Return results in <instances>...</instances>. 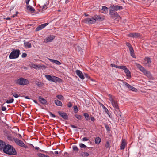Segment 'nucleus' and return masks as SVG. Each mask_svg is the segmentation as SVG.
<instances>
[{"label":"nucleus","instance_id":"1","mask_svg":"<svg viewBox=\"0 0 157 157\" xmlns=\"http://www.w3.org/2000/svg\"><path fill=\"white\" fill-rule=\"evenodd\" d=\"M3 152L5 153L11 155H16L17 152L15 149L12 145L6 144L3 149Z\"/></svg>","mask_w":157,"mask_h":157},{"label":"nucleus","instance_id":"2","mask_svg":"<svg viewBox=\"0 0 157 157\" xmlns=\"http://www.w3.org/2000/svg\"><path fill=\"white\" fill-rule=\"evenodd\" d=\"M109 100L110 101L112 105L115 109L114 112L115 113L117 116H121V112L120 111L119 107L118 106V101L113 99L112 97V96L109 95Z\"/></svg>","mask_w":157,"mask_h":157},{"label":"nucleus","instance_id":"3","mask_svg":"<svg viewBox=\"0 0 157 157\" xmlns=\"http://www.w3.org/2000/svg\"><path fill=\"white\" fill-rule=\"evenodd\" d=\"M45 77L48 80L55 83H60L62 82L61 79L54 76H51L50 75H45Z\"/></svg>","mask_w":157,"mask_h":157},{"label":"nucleus","instance_id":"4","mask_svg":"<svg viewBox=\"0 0 157 157\" xmlns=\"http://www.w3.org/2000/svg\"><path fill=\"white\" fill-rule=\"evenodd\" d=\"M20 54V51L19 49H13L9 56V58L10 59H16L18 58Z\"/></svg>","mask_w":157,"mask_h":157},{"label":"nucleus","instance_id":"5","mask_svg":"<svg viewBox=\"0 0 157 157\" xmlns=\"http://www.w3.org/2000/svg\"><path fill=\"white\" fill-rule=\"evenodd\" d=\"M15 82L17 84L23 86L27 85L29 83L28 80L22 77L16 80Z\"/></svg>","mask_w":157,"mask_h":157},{"label":"nucleus","instance_id":"6","mask_svg":"<svg viewBox=\"0 0 157 157\" xmlns=\"http://www.w3.org/2000/svg\"><path fill=\"white\" fill-rule=\"evenodd\" d=\"M110 8V9L109 11L111 14L113 13V11L120 10L123 9L122 6L118 5L111 6Z\"/></svg>","mask_w":157,"mask_h":157},{"label":"nucleus","instance_id":"7","mask_svg":"<svg viewBox=\"0 0 157 157\" xmlns=\"http://www.w3.org/2000/svg\"><path fill=\"white\" fill-rule=\"evenodd\" d=\"M14 142L18 146L24 147L25 148H27L28 146L26 145L21 140L16 138L14 139Z\"/></svg>","mask_w":157,"mask_h":157},{"label":"nucleus","instance_id":"8","mask_svg":"<svg viewBox=\"0 0 157 157\" xmlns=\"http://www.w3.org/2000/svg\"><path fill=\"white\" fill-rule=\"evenodd\" d=\"M151 62L150 58L145 57L144 59V64L145 66L150 67L151 66Z\"/></svg>","mask_w":157,"mask_h":157},{"label":"nucleus","instance_id":"9","mask_svg":"<svg viewBox=\"0 0 157 157\" xmlns=\"http://www.w3.org/2000/svg\"><path fill=\"white\" fill-rule=\"evenodd\" d=\"M122 67L121 69L124 70V72L126 75L127 76L128 78H131V72L129 69L127 68L125 66L122 65Z\"/></svg>","mask_w":157,"mask_h":157},{"label":"nucleus","instance_id":"10","mask_svg":"<svg viewBox=\"0 0 157 157\" xmlns=\"http://www.w3.org/2000/svg\"><path fill=\"white\" fill-rule=\"evenodd\" d=\"M85 22L87 24H92L95 23L94 17L91 18H86L85 20Z\"/></svg>","mask_w":157,"mask_h":157},{"label":"nucleus","instance_id":"11","mask_svg":"<svg viewBox=\"0 0 157 157\" xmlns=\"http://www.w3.org/2000/svg\"><path fill=\"white\" fill-rule=\"evenodd\" d=\"M58 113L60 116L65 120H68V115L66 113L64 112H61L60 111L58 112Z\"/></svg>","mask_w":157,"mask_h":157},{"label":"nucleus","instance_id":"12","mask_svg":"<svg viewBox=\"0 0 157 157\" xmlns=\"http://www.w3.org/2000/svg\"><path fill=\"white\" fill-rule=\"evenodd\" d=\"M38 100L40 103L44 105H47L48 104L47 101L44 98H43L41 96H39L38 97Z\"/></svg>","mask_w":157,"mask_h":157},{"label":"nucleus","instance_id":"13","mask_svg":"<svg viewBox=\"0 0 157 157\" xmlns=\"http://www.w3.org/2000/svg\"><path fill=\"white\" fill-rule=\"evenodd\" d=\"M76 73L82 79H84V76L82 72L79 70H77L76 71Z\"/></svg>","mask_w":157,"mask_h":157},{"label":"nucleus","instance_id":"14","mask_svg":"<svg viewBox=\"0 0 157 157\" xmlns=\"http://www.w3.org/2000/svg\"><path fill=\"white\" fill-rule=\"evenodd\" d=\"M55 36H50L46 37L44 40V42L46 43L51 42L55 38Z\"/></svg>","mask_w":157,"mask_h":157},{"label":"nucleus","instance_id":"15","mask_svg":"<svg viewBox=\"0 0 157 157\" xmlns=\"http://www.w3.org/2000/svg\"><path fill=\"white\" fill-rule=\"evenodd\" d=\"M140 34L138 33H132L129 34V36L133 38H137L140 36Z\"/></svg>","mask_w":157,"mask_h":157},{"label":"nucleus","instance_id":"16","mask_svg":"<svg viewBox=\"0 0 157 157\" xmlns=\"http://www.w3.org/2000/svg\"><path fill=\"white\" fill-rule=\"evenodd\" d=\"M144 75H146L147 77L148 78H149L150 79H154V77L152 76L150 72L149 71H147L144 74Z\"/></svg>","mask_w":157,"mask_h":157},{"label":"nucleus","instance_id":"17","mask_svg":"<svg viewBox=\"0 0 157 157\" xmlns=\"http://www.w3.org/2000/svg\"><path fill=\"white\" fill-rule=\"evenodd\" d=\"M126 145V141L125 139H122L121 144L120 146V149L124 150V149Z\"/></svg>","mask_w":157,"mask_h":157},{"label":"nucleus","instance_id":"18","mask_svg":"<svg viewBox=\"0 0 157 157\" xmlns=\"http://www.w3.org/2000/svg\"><path fill=\"white\" fill-rule=\"evenodd\" d=\"M49 3V1H48L43 5H40V8H41L42 10L46 9L47 8V6L48 5Z\"/></svg>","mask_w":157,"mask_h":157},{"label":"nucleus","instance_id":"19","mask_svg":"<svg viewBox=\"0 0 157 157\" xmlns=\"http://www.w3.org/2000/svg\"><path fill=\"white\" fill-rule=\"evenodd\" d=\"M93 17L95 21H102V18L100 15H98L96 14L94 15Z\"/></svg>","mask_w":157,"mask_h":157},{"label":"nucleus","instance_id":"20","mask_svg":"<svg viewBox=\"0 0 157 157\" xmlns=\"http://www.w3.org/2000/svg\"><path fill=\"white\" fill-rule=\"evenodd\" d=\"M24 46L26 48H30L31 47V43L28 42H24Z\"/></svg>","mask_w":157,"mask_h":157},{"label":"nucleus","instance_id":"21","mask_svg":"<svg viewBox=\"0 0 157 157\" xmlns=\"http://www.w3.org/2000/svg\"><path fill=\"white\" fill-rule=\"evenodd\" d=\"M6 145V143L3 141L0 140V150H3Z\"/></svg>","mask_w":157,"mask_h":157},{"label":"nucleus","instance_id":"22","mask_svg":"<svg viewBox=\"0 0 157 157\" xmlns=\"http://www.w3.org/2000/svg\"><path fill=\"white\" fill-rule=\"evenodd\" d=\"M108 8L105 6H103L102 7V8L101 9V10L102 11V12L104 13H106L108 12Z\"/></svg>","mask_w":157,"mask_h":157},{"label":"nucleus","instance_id":"23","mask_svg":"<svg viewBox=\"0 0 157 157\" xmlns=\"http://www.w3.org/2000/svg\"><path fill=\"white\" fill-rule=\"evenodd\" d=\"M101 141V139L99 137H97L95 139V143L96 144H99Z\"/></svg>","mask_w":157,"mask_h":157},{"label":"nucleus","instance_id":"24","mask_svg":"<svg viewBox=\"0 0 157 157\" xmlns=\"http://www.w3.org/2000/svg\"><path fill=\"white\" fill-rule=\"evenodd\" d=\"M55 104L57 106H62V103L61 101L58 100H55L54 101Z\"/></svg>","mask_w":157,"mask_h":157},{"label":"nucleus","instance_id":"25","mask_svg":"<svg viewBox=\"0 0 157 157\" xmlns=\"http://www.w3.org/2000/svg\"><path fill=\"white\" fill-rule=\"evenodd\" d=\"M80 155L83 157H87L89 154L88 152L82 151Z\"/></svg>","mask_w":157,"mask_h":157},{"label":"nucleus","instance_id":"26","mask_svg":"<svg viewBox=\"0 0 157 157\" xmlns=\"http://www.w3.org/2000/svg\"><path fill=\"white\" fill-rule=\"evenodd\" d=\"M50 60L52 62L58 65H59L61 64V63L59 61L57 60L50 59Z\"/></svg>","mask_w":157,"mask_h":157},{"label":"nucleus","instance_id":"27","mask_svg":"<svg viewBox=\"0 0 157 157\" xmlns=\"http://www.w3.org/2000/svg\"><path fill=\"white\" fill-rule=\"evenodd\" d=\"M27 9L32 12H34L35 10V9L30 5L27 6Z\"/></svg>","mask_w":157,"mask_h":157},{"label":"nucleus","instance_id":"28","mask_svg":"<svg viewBox=\"0 0 157 157\" xmlns=\"http://www.w3.org/2000/svg\"><path fill=\"white\" fill-rule=\"evenodd\" d=\"M83 115L85 117L86 120L87 121H89L90 120V117L88 114L87 113H84Z\"/></svg>","mask_w":157,"mask_h":157},{"label":"nucleus","instance_id":"29","mask_svg":"<svg viewBox=\"0 0 157 157\" xmlns=\"http://www.w3.org/2000/svg\"><path fill=\"white\" fill-rule=\"evenodd\" d=\"M110 66L113 67H116L117 68H119V69H121V67H122V66H117V65H115V64H113V63L111 64H110Z\"/></svg>","mask_w":157,"mask_h":157},{"label":"nucleus","instance_id":"30","mask_svg":"<svg viewBox=\"0 0 157 157\" xmlns=\"http://www.w3.org/2000/svg\"><path fill=\"white\" fill-rule=\"evenodd\" d=\"M7 139L10 141H14V139H16V138L13 137L11 136L8 135L7 137Z\"/></svg>","mask_w":157,"mask_h":157},{"label":"nucleus","instance_id":"31","mask_svg":"<svg viewBox=\"0 0 157 157\" xmlns=\"http://www.w3.org/2000/svg\"><path fill=\"white\" fill-rule=\"evenodd\" d=\"M109 14L111 16L114 15L116 17H119V16L117 12H115V11H113V13L111 14L110 13V12L109 11Z\"/></svg>","mask_w":157,"mask_h":157},{"label":"nucleus","instance_id":"32","mask_svg":"<svg viewBox=\"0 0 157 157\" xmlns=\"http://www.w3.org/2000/svg\"><path fill=\"white\" fill-rule=\"evenodd\" d=\"M75 116L77 119L78 120H81L83 117V116H82L78 114H75Z\"/></svg>","mask_w":157,"mask_h":157},{"label":"nucleus","instance_id":"33","mask_svg":"<svg viewBox=\"0 0 157 157\" xmlns=\"http://www.w3.org/2000/svg\"><path fill=\"white\" fill-rule=\"evenodd\" d=\"M79 146L81 148H87V149H89L90 148V147H87L86 145L82 143H80L79 144Z\"/></svg>","mask_w":157,"mask_h":157},{"label":"nucleus","instance_id":"34","mask_svg":"<svg viewBox=\"0 0 157 157\" xmlns=\"http://www.w3.org/2000/svg\"><path fill=\"white\" fill-rule=\"evenodd\" d=\"M13 101L14 99L13 98H12L11 99H10L9 100H7L6 102V103L7 104L11 103L13 102Z\"/></svg>","mask_w":157,"mask_h":157},{"label":"nucleus","instance_id":"35","mask_svg":"<svg viewBox=\"0 0 157 157\" xmlns=\"http://www.w3.org/2000/svg\"><path fill=\"white\" fill-rule=\"evenodd\" d=\"M129 89L131 90H132V91L134 92H136L137 91V90L136 88L133 87L132 86H131V87H130Z\"/></svg>","mask_w":157,"mask_h":157},{"label":"nucleus","instance_id":"36","mask_svg":"<svg viewBox=\"0 0 157 157\" xmlns=\"http://www.w3.org/2000/svg\"><path fill=\"white\" fill-rule=\"evenodd\" d=\"M105 146L106 148H110V144L108 141H107L106 142V143L105 144Z\"/></svg>","mask_w":157,"mask_h":157},{"label":"nucleus","instance_id":"37","mask_svg":"<svg viewBox=\"0 0 157 157\" xmlns=\"http://www.w3.org/2000/svg\"><path fill=\"white\" fill-rule=\"evenodd\" d=\"M48 24V23H45L42 24L40 25V26L41 27V28L42 29L44 28L46 26H47Z\"/></svg>","mask_w":157,"mask_h":157},{"label":"nucleus","instance_id":"38","mask_svg":"<svg viewBox=\"0 0 157 157\" xmlns=\"http://www.w3.org/2000/svg\"><path fill=\"white\" fill-rule=\"evenodd\" d=\"M37 155L39 157H47V155L44 154L39 153L37 154Z\"/></svg>","mask_w":157,"mask_h":157},{"label":"nucleus","instance_id":"39","mask_svg":"<svg viewBox=\"0 0 157 157\" xmlns=\"http://www.w3.org/2000/svg\"><path fill=\"white\" fill-rule=\"evenodd\" d=\"M124 84L125 85V86L128 88V89H129L130 87H131V85L128 83L126 82H124Z\"/></svg>","mask_w":157,"mask_h":157},{"label":"nucleus","instance_id":"40","mask_svg":"<svg viewBox=\"0 0 157 157\" xmlns=\"http://www.w3.org/2000/svg\"><path fill=\"white\" fill-rule=\"evenodd\" d=\"M42 29L41 28V27L40 26V25L37 26V27L35 31H38L40 30H41Z\"/></svg>","mask_w":157,"mask_h":157},{"label":"nucleus","instance_id":"41","mask_svg":"<svg viewBox=\"0 0 157 157\" xmlns=\"http://www.w3.org/2000/svg\"><path fill=\"white\" fill-rule=\"evenodd\" d=\"M141 71L144 73V74L147 71V70L142 67V68L140 70Z\"/></svg>","mask_w":157,"mask_h":157},{"label":"nucleus","instance_id":"42","mask_svg":"<svg viewBox=\"0 0 157 157\" xmlns=\"http://www.w3.org/2000/svg\"><path fill=\"white\" fill-rule=\"evenodd\" d=\"M73 150L74 151H78V148L77 146H74L72 147Z\"/></svg>","mask_w":157,"mask_h":157},{"label":"nucleus","instance_id":"43","mask_svg":"<svg viewBox=\"0 0 157 157\" xmlns=\"http://www.w3.org/2000/svg\"><path fill=\"white\" fill-rule=\"evenodd\" d=\"M130 54L131 56L132 57H133V58H136V57L135 56L134 51H133V52H130Z\"/></svg>","mask_w":157,"mask_h":157},{"label":"nucleus","instance_id":"44","mask_svg":"<svg viewBox=\"0 0 157 157\" xmlns=\"http://www.w3.org/2000/svg\"><path fill=\"white\" fill-rule=\"evenodd\" d=\"M12 94L13 95L15 98H17L19 97L18 95L16 93H13L12 92Z\"/></svg>","mask_w":157,"mask_h":157},{"label":"nucleus","instance_id":"45","mask_svg":"<svg viewBox=\"0 0 157 157\" xmlns=\"http://www.w3.org/2000/svg\"><path fill=\"white\" fill-rule=\"evenodd\" d=\"M74 110L75 113H77L78 111V108L77 106H74Z\"/></svg>","mask_w":157,"mask_h":157},{"label":"nucleus","instance_id":"46","mask_svg":"<svg viewBox=\"0 0 157 157\" xmlns=\"http://www.w3.org/2000/svg\"><path fill=\"white\" fill-rule=\"evenodd\" d=\"M56 97L60 100H61L63 98V96L61 95H58L56 96Z\"/></svg>","mask_w":157,"mask_h":157},{"label":"nucleus","instance_id":"47","mask_svg":"<svg viewBox=\"0 0 157 157\" xmlns=\"http://www.w3.org/2000/svg\"><path fill=\"white\" fill-rule=\"evenodd\" d=\"M49 113L50 114V115L51 116V117L55 118L56 117V116L55 115L53 114L51 112H49Z\"/></svg>","mask_w":157,"mask_h":157},{"label":"nucleus","instance_id":"48","mask_svg":"<svg viewBox=\"0 0 157 157\" xmlns=\"http://www.w3.org/2000/svg\"><path fill=\"white\" fill-rule=\"evenodd\" d=\"M136 66L138 69L140 70L142 67V66L140 64H136Z\"/></svg>","mask_w":157,"mask_h":157},{"label":"nucleus","instance_id":"49","mask_svg":"<svg viewBox=\"0 0 157 157\" xmlns=\"http://www.w3.org/2000/svg\"><path fill=\"white\" fill-rule=\"evenodd\" d=\"M27 56V54L25 53H22L21 55V57L22 58H25Z\"/></svg>","mask_w":157,"mask_h":157},{"label":"nucleus","instance_id":"50","mask_svg":"<svg viewBox=\"0 0 157 157\" xmlns=\"http://www.w3.org/2000/svg\"><path fill=\"white\" fill-rule=\"evenodd\" d=\"M89 140V139L86 137H85L82 138V140L83 141H86Z\"/></svg>","mask_w":157,"mask_h":157},{"label":"nucleus","instance_id":"51","mask_svg":"<svg viewBox=\"0 0 157 157\" xmlns=\"http://www.w3.org/2000/svg\"><path fill=\"white\" fill-rule=\"evenodd\" d=\"M105 128L107 131H110V129L108 125H105Z\"/></svg>","mask_w":157,"mask_h":157},{"label":"nucleus","instance_id":"52","mask_svg":"<svg viewBox=\"0 0 157 157\" xmlns=\"http://www.w3.org/2000/svg\"><path fill=\"white\" fill-rule=\"evenodd\" d=\"M126 45L129 48L132 47L130 43L128 42H127L126 43Z\"/></svg>","mask_w":157,"mask_h":157},{"label":"nucleus","instance_id":"53","mask_svg":"<svg viewBox=\"0 0 157 157\" xmlns=\"http://www.w3.org/2000/svg\"><path fill=\"white\" fill-rule=\"evenodd\" d=\"M67 106L69 108L71 107L72 106V105L71 102H69L67 105Z\"/></svg>","mask_w":157,"mask_h":157},{"label":"nucleus","instance_id":"54","mask_svg":"<svg viewBox=\"0 0 157 157\" xmlns=\"http://www.w3.org/2000/svg\"><path fill=\"white\" fill-rule=\"evenodd\" d=\"M90 119L93 122H94L95 120V119L92 116L90 117Z\"/></svg>","mask_w":157,"mask_h":157},{"label":"nucleus","instance_id":"55","mask_svg":"<svg viewBox=\"0 0 157 157\" xmlns=\"http://www.w3.org/2000/svg\"><path fill=\"white\" fill-rule=\"evenodd\" d=\"M36 85L39 87H40L42 86V83L40 82H38L36 83Z\"/></svg>","mask_w":157,"mask_h":157},{"label":"nucleus","instance_id":"56","mask_svg":"<svg viewBox=\"0 0 157 157\" xmlns=\"http://www.w3.org/2000/svg\"><path fill=\"white\" fill-rule=\"evenodd\" d=\"M104 109L106 113H107L108 112L109 113V111L108 110L106 107L104 108Z\"/></svg>","mask_w":157,"mask_h":157},{"label":"nucleus","instance_id":"57","mask_svg":"<svg viewBox=\"0 0 157 157\" xmlns=\"http://www.w3.org/2000/svg\"><path fill=\"white\" fill-rule=\"evenodd\" d=\"M129 49L130 52H133L134 50H133V48L132 47L129 48Z\"/></svg>","mask_w":157,"mask_h":157},{"label":"nucleus","instance_id":"58","mask_svg":"<svg viewBox=\"0 0 157 157\" xmlns=\"http://www.w3.org/2000/svg\"><path fill=\"white\" fill-rule=\"evenodd\" d=\"M6 108L5 107L2 106V110L3 111H5L6 110Z\"/></svg>","mask_w":157,"mask_h":157},{"label":"nucleus","instance_id":"59","mask_svg":"<svg viewBox=\"0 0 157 157\" xmlns=\"http://www.w3.org/2000/svg\"><path fill=\"white\" fill-rule=\"evenodd\" d=\"M85 77L88 79H89L90 78V77L87 74H85Z\"/></svg>","mask_w":157,"mask_h":157},{"label":"nucleus","instance_id":"60","mask_svg":"<svg viewBox=\"0 0 157 157\" xmlns=\"http://www.w3.org/2000/svg\"><path fill=\"white\" fill-rule=\"evenodd\" d=\"M71 127L72 128H77L78 127L77 126H76L74 125H71Z\"/></svg>","mask_w":157,"mask_h":157},{"label":"nucleus","instance_id":"61","mask_svg":"<svg viewBox=\"0 0 157 157\" xmlns=\"http://www.w3.org/2000/svg\"><path fill=\"white\" fill-rule=\"evenodd\" d=\"M30 0H26L25 2L27 5H28L29 4V2Z\"/></svg>","mask_w":157,"mask_h":157},{"label":"nucleus","instance_id":"62","mask_svg":"<svg viewBox=\"0 0 157 157\" xmlns=\"http://www.w3.org/2000/svg\"><path fill=\"white\" fill-rule=\"evenodd\" d=\"M110 117L111 113H110L109 112V113L108 112L107 113H106Z\"/></svg>","mask_w":157,"mask_h":157},{"label":"nucleus","instance_id":"63","mask_svg":"<svg viewBox=\"0 0 157 157\" xmlns=\"http://www.w3.org/2000/svg\"><path fill=\"white\" fill-rule=\"evenodd\" d=\"M25 98H26V99H31L28 96H25Z\"/></svg>","mask_w":157,"mask_h":157},{"label":"nucleus","instance_id":"64","mask_svg":"<svg viewBox=\"0 0 157 157\" xmlns=\"http://www.w3.org/2000/svg\"><path fill=\"white\" fill-rule=\"evenodd\" d=\"M54 153L56 154H59V152L58 151H56L54 152Z\"/></svg>","mask_w":157,"mask_h":157}]
</instances>
